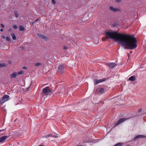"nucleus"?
<instances>
[{
  "label": "nucleus",
  "instance_id": "nucleus-1",
  "mask_svg": "<svg viewBox=\"0 0 146 146\" xmlns=\"http://www.w3.org/2000/svg\"><path fill=\"white\" fill-rule=\"evenodd\" d=\"M104 34L106 35L105 39H114L125 49H133L137 46L136 38L131 35L118 33L115 31H108Z\"/></svg>",
  "mask_w": 146,
  "mask_h": 146
},
{
  "label": "nucleus",
  "instance_id": "nucleus-2",
  "mask_svg": "<svg viewBox=\"0 0 146 146\" xmlns=\"http://www.w3.org/2000/svg\"><path fill=\"white\" fill-rule=\"evenodd\" d=\"M52 91V90L50 89L49 87H46L43 89L41 94L42 95H47L49 94Z\"/></svg>",
  "mask_w": 146,
  "mask_h": 146
},
{
  "label": "nucleus",
  "instance_id": "nucleus-3",
  "mask_svg": "<svg viewBox=\"0 0 146 146\" xmlns=\"http://www.w3.org/2000/svg\"><path fill=\"white\" fill-rule=\"evenodd\" d=\"M10 99L9 96L7 95H4L0 99V103L3 104Z\"/></svg>",
  "mask_w": 146,
  "mask_h": 146
},
{
  "label": "nucleus",
  "instance_id": "nucleus-4",
  "mask_svg": "<svg viewBox=\"0 0 146 146\" xmlns=\"http://www.w3.org/2000/svg\"><path fill=\"white\" fill-rule=\"evenodd\" d=\"M64 64L60 65L58 66L57 70L58 74H62L64 72Z\"/></svg>",
  "mask_w": 146,
  "mask_h": 146
},
{
  "label": "nucleus",
  "instance_id": "nucleus-5",
  "mask_svg": "<svg viewBox=\"0 0 146 146\" xmlns=\"http://www.w3.org/2000/svg\"><path fill=\"white\" fill-rule=\"evenodd\" d=\"M105 80V79H102L100 80H94V84H97Z\"/></svg>",
  "mask_w": 146,
  "mask_h": 146
},
{
  "label": "nucleus",
  "instance_id": "nucleus-6",
  "mask_svg": "<svg viewBox=\"0 0 146 146\" xmlns=\"http://www.w3.org/2000/svg\"><path fill=\"white\" fill-rule=\"evenodd\" d=\"M125 118H122L120 119L115 125V127L117 126L121 123L123 122L126 120Z\"/></svg>",
  "mask_w": 146,
  "mask_h": 146
},
{
  "label": "nucleus",
  "instance_id": "nucleus-7",
  "mask_svg": "<svg viewBox=\"0 0 146 146\" xmlns=\"http://www.w3.org/2000/svg\"><path fill=\"white\" fill-rule=\"evenodd\" d=\"M109 9L114 12L119 11V9L118 8H115L113 7L110 6L109 7Z\"/></svg>",
  "mask_w": 146,
  "mask_h": 146
},
{
  "label": "nucleus",
  "instance_id": "nucleus-8",
  "mask_svg": "<svg viewBox=\"0 0 146 146\" xmlns=\"http://www.w3.org/2000/svg\"><path fill=\"white\" fill-rule=\"evenodd\" d=\"M8 137V136H5L1 137H0V143L3 142Z\"/></svg>",
  "mask_w": 146,
  "mask_h": 146
},
{
  "label": "nucleus",
  "instance_id": "nucleus-9",
  "mask_svg": "<svg viewBox=\"0 0 146 146\" xmlns=\"http://www.w3.org/2000/svg\"><path fill=\"white\" fill-rule=\"evenodd\" d=\"M108 65L109 68L111 69H112L116 65V64L115 63H110L108 64Z\"/></svg>",
  "mask_w": 146,
  "mask_h": 146
},
{
  "label": "nucleus",
  "instance_id": "nucleus-10",
  "mask_svg": "<svg viewBox=\"0 0 146 146\" xmlns=\"http://www.w3.org/2000/svg\"><path fill=\"white\" fill-rule=\"evenodd\" d=\"M17 75V73L16 72H14L13 74H11L10 75V78H13L16 77Z\"/></svg>",
  "mask_w": 146,
  "mask_h": 146
},
{
  "label": "nucleus",
  "instance_id": "nucleus-11",
  "mask_svg": "<svg viewBox=\"0 0 146 146\" xmlns=\"http://www.w3.org/2000/svg\"><path fill=\"white\" fill-rule=\"evenodd\" d=\"M145 137V136L144 135H138L137 136H136L134 138V140H136L137 139L140 138H144Z\"/></svg>",
  "mask_w": 146,
  "mask_h": 146
},
{
  "label": "nucleus",
  "instance_id": "nucleus-12",
  "mask_svg": "<svg viewBox=\"0 0 146 146\" xmlns=\"http://www.w3.org/2000/svg\"><path fill=\"white\" fill-rule=\"evenodd\" d=\"M37 35L38 36L40 37L41 38H42L43 39H45V38H46L45 37V36L42 34L38 33L37 34Z\"/></svg>",
  "mask_w": 146,
  "mask_h": 146
},
{
  "label": "nucleus",
  "instance_id": "nucleus-13",
  "mask_svg": "<svg viewBox=\"0 0 146 146\" xmlns=\"http://www.w3.org/2000/svg\"><path fill=\"white\" fill-rule=\"evenodd\" d=\"M10 35L12 37V38L14 40H15L16 39V37L15 36V34L13 33H11Z\"/></svg>",
  "mask_w": 146,
  "mask_h": 146
},
{
  "label": "nucleus",
  "instance_id": "nucleus-14",
  "mask_svg": "<svg viewBox=\"0 0 146 146\" xmlns=\"http://www.w3.org/2000/svg\"><path fill=\"white\" fill-rule=\"evenodd\" d=\"M129 80L130 81H133L135 80V78L134 76H132L130 77L129 79Z\"/></svg>",
  "mask_w": 146,
  "mask_h": 146
},
{
  "label": "nucleus",
  "instance_id": "nucleus-15",
  "mask_svg": "<svg viewBox=\"0 0 146 146\" xmlns=\"http://www.w3.org/2000/svg\"><path fill=\"white\" fill-rule=\"evenodd\" d=\"M106 91V90L104 88H102L100 89V93L102 94Z\"/></svg>",
  "mask_w": 146,
  "mask_h": 146
},
{
  "label": "nucleus",
  "instance_id": "nucleus-16",
  "mask_svg": "<svg viewBox=\"0 0 146 146\" xmlns=\"http://www.w3.org/2000/svg\"><path fill=\"white\" fill-rule=\"evenodd\" d=\"M19 30L21 31H24V28L22 25L19 26Z\"/></svg>",
  "mask_w": 146,
  "mask_h": 146
},
{
  "label": "nucleus",
  "instance_id": "nucleus-17",
  "mask_svg": "<svg viewBox=\"0 0 146 146\" xmlns=\"http://www.w3.org/2000/svg\"><path fill=\"white\" fill-rule=\"evenodd\" d=\"M42 65V64L40 62H37L35 64V66H41Z\"/></svg>",
  "mask_w": 146,
  "mask_h": 146
},
{
  "label": "nucleus",
  "instance_id": "nucleus-18",
  "mask_svg": "<svg viewBox=\"0 0 146 146\" xmlns=\"http://www.w3.org/2000/svg\"><path fill=\"white\" fill-rule=\"evenodd\" d=\"M52 137V135L50 134H48L47 135H46L44 136H43V137L47 138H48V137Z\"/></svg>",
  "mask_w": 146,
  "mask_h": 146
},
{
  "label": "nucleus",
  "instance_id": "nucleus-19",
  "mask_svg": "<svg viewBox=\"0 0 146 146\" xmlns=\"http://www.w3.org/2000/svg\"><path fill=\"white\" fill-rule=\"evenodd\" d=\"M122 144L123 143H118L115 145L114 146H121Z\"/></svg>",
  "mask_w": 146,
  "mask_h": 146
},
{
  "label": "nucleus",
  "instance_id": "nucleus-20",
  "mask_svg": "<svg viewBox=\"0 0 146 146\" xmlns=\"http://www.w3.org/2000/svg\"><path fill=\"white\" fill-rule=\"evenodd\" d=\"M5 65L4 63L0 64V67H4L5 66Z\"/></svg>",
  "mask_w": 146,
  "mask_h": 146
},
{
  "label": "nucleus",
  "instance_id": "nucleus-21",
  "mask_svg": "<svg viewBox=\"0 0 146 146\" xmlns=\"http://www.w3.org/2000/svg\"><path fill=\"white\" fill-rule=\"evenodd\" d=\"M23 73V71H20L18 72V73H17V74L18 75H20V74H22Z\"/></svg>",
  "mask_w": 146,
  "mask_h": 146
},
{
  "label": "nucleus",
  "instance_id": "nucleus-22",
  "mask_svg": "<svg viewBox=\"0 0 146 146\" xmlns=\"http://www.w3.org/2000/svg\"><path fill=\"white\" fill-rule=\"evenodd\" d=\"M15 16L16 17H18V14L17 12H15Z\"/></svg>",
  "mask_w": 146,
  "mask_h": 146
},
{
  "label": "nucleus",
  "instance_id": "nucleus-23",
  "mask_svg": "<svg viewBox=\"0 0 146 146\" xmlns=\"http://www.w3.org/2000/svg\"><path fill=\"white\" fill-rule=\"evenodd\" d=\"M5 38L8 41H11L9 37L6 36V37Z\"/></svg>",
  "mask_w": 146,
  "mask_h": 146
},
{
  "label": "nucleus",
  "instance_id": "nucleus-24",
  "mask_svg": "<svg viewBox=\"0 0 146 146\" xmlns=\"http://www.w3.org/2000/svg\"><path fill=\"white\" fill-rule=\"evenodd\" d=\"M12 27L15 29H16L17 28V27L16 25H13Z\"/></svg>",
  "mask_w": 146,
  "mask_h": 146
},
{
  "label": "nucleus",
  "instance_id": "nucleus-25",
  "mask_svg": "<svg viewBox=\"0 0 146 146\" xmlns=\"http://www.w3.org/2000/svg\"><path fill=\"white\" fill-rule=\"evenodd\" d=\"M52 137L55 138H57L58 137V136H57V134H56V135H54L53 136H52Z\"/></svg>",
  "mask_w": 146,
  "mask_h": 146
},
{
  "label": "nucleus",
  "instance_id": "nucleus-26",
  "mask_svg": "<svg viewBox=\"0 0 146 146\" xmlns=\"http://www.w3.org/2000/svg\"><path fill=\"white\" fill-rule=\"evenodd\" d=\"M52 2L53 4H55V0H52Z\"/></svg>",
  "mask_w": 146,
  "mask_h": 146
},
{
  "label": "nucleus",
  "instance_id": "nucleus-27",
  "mask_svg": "<svg viewBox=\"0 0 146 146\" xmlns=\"http://www.w3.org/2000/svg\"><path fill=\"white\" fill-rule=\"evenodd\" d=\"M121 0H116V2L117 3H119V2H121Z\"/></svg>",
  "mask_w": 146,
  "mask_h": 146
},
{
  "label": "nucleus",
  "instance_id": "nucleus-28",
  "mask_svg": "<svg viewBox=\"0 0 146 146\" xmlns=\"http://www.w3.org/2000/svg\"><path fill=\"white\" fill-rule=\"evenodd\" d=\"M1 37L3 38H5V36L4 35H2L1 36Z\"/></svg>",
  "mask_w": 146,
  "mask_h": 146
},
{
  "label": "nucleus",
  "instance_id": "nucleus-29",
  "mask_svg": "<svg viewBox=\"0 0 146 146\" xmlns=\"http://www.w3.org/2000/svg\"><path fill=\"white\" fill-rule=\"evenodd\" d=\"M22 68L24 69H27V67L26 66H24Z\"/></svg>",
  "mask_w": 146,
  "mask_h": 146
},
{
  "label": "nucleus",
  "instance_id": "nucleus-30",
  "mask_svg": "<svg viewBox=\"0 0 146 146\" xmlns=\"http://www.w3.org/2000/svg\"><path fill=\"white\" fill-rule=\"evenodd\" d=\"M63 48L64 49H67V47L66 46H64L63 47Z\"/></svg>",
  "mask_w": 146,
  "mask_h": 146
},
{
  "label": "nucleus",
  "instance_id": "nucleus-31",
  "mask_svg": "<svg viewBox=\"0 0 146 146\" xmlns=\"http://www.w3.org/2000/svg\"><path fill=\"white\" fill-rule=\"evenodd\" d=\"M1 26L2 27H3V28H4V25L3 24H1Z\"/></svg>",
  "mask_w": 146,
  "mask_h": 146
},
{
  "label": "nucleus",
  "instance_id": "nucleus-32",
  "mask_svg": "<svg viewBox=\"0 0 146 146\" xmlns=\"http://www.w3.org/2000/svg\"><path fill=\"white\" fill-rule=\"evenodd\" d=\"M39 19V18L37 19H36L34 21H35V22H37V21H38Z\"/></svg>",
  "mask_w": 146,
  "mask_h": 146
},
{
  "label": "nucleus",
  "instance_id": "nucleus-33",
  "mask_svg": "<svg viewBox=\"0 0 146 146\" xmlns=\"http://www.w3.org/2000/svg\"><path fill=\"white\" fill-rule=\"evenodd\" d=\"M8 30H9V31H11H11H12V29H8Z\"/></svg>",
  "mask_w": 146,
  "mask_h": 146
},
{
  "label": "nucleus",
  "instance_id": "nucleus-34",
  "mask_svg": "<svg viewBox=\"0 0 146 146\" xmlns=\"http://www.w3.org/2000/svg\"><path fill=\"white\" fill-rule=\"evenodd\" d=\"M35 22V21L32 22L31 23V24H33Z\"/></svg>",
  "mask_w": 146,
  "mask_h": 146
},
{
  "label": "nucleus",
  "instance_id": "nucleus-35",
  "mask_svg": "<svg viewBox=\"0 0 146 146\" xmlns=\"http://www.w3.org/2000/svg\"><path fill=\"white\" fill-rule=\"evenodd\" d=\"M0 31L1 32H3V29H1Z\"/></svg>",
  "mask_w": 146,
  "mask_h": 146
},
{
  "label": "nucleus",
  "instance_id": "nucleus-36",
  "mask_svg": "<svg viewBox=\"0 0 146 146\" xmlns=\"http://www.w3.org/2000/svg\"><path fill=\"white\" fill-rule=\"evenodd\" d=\"M4 129H3V130H0V132L1 131H2L3 130H4Z\"/></svg>",
  "mask_w": 146,
  "mask_h": 146
},
{
  "label": "nucleus",
  "instance_id": "nucleus-37",
  "mask_svg": "<svg viewBox=\"0 0 146 146\" xmlns=\"http://www.w3.org/2000/svg\"><path fill=\"white\" fill-rule=\"evenodd\" d=\"M102 39L103 40H103V38Z\"/></svg>",
  "mask_w": 146,
  "mask_h": 146
}]
</instances>
